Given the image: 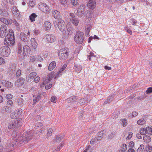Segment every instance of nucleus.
<instances>
[{
    "instance_id": "f257e3e1",
    "label": "nucleus",
    "mask_w": 152,
    "mask_h": 152,
    "mask_svg": "<svg viewBox=\"0 0 152 152\" xmlns=\"http://www.w3.org/2000/svg\"><path fill=\"white\" fill-rule=\"evenodd\" d=\"M23 134L25 135L18 137V139H16L15 143L16 146H20L21 144L23 143H26L32 138V135L30 133H27Z\"/></svg>"
},
{
    "instance_id": "f03ea898",
    "label": "nucleus",
    "mask_w": 152,
    "mask_h": 152,
    "mask_svg": "<svg viewBox=\"0 0 152 152\" xmlns=\"http://www.w3.org/2000/svg\"><path fill=\"white\" fill-rule=\"evenodd\" d=\"M53 24L56 28H58L62 31H64L66 27L65 23L62 19L54 21Z\"/></svg>"
},
{
    "instance_id": "7ed1b4c3",
    "label": "nucleus",
    "mask_w": 152,
    "mask_h": 152,
    "mask_svg": "<svg viewBox=\"0 0 152 152\" xmlns=\"http://www.w3.org/2000/svg\"><path fill=\"white\" fill-rule=\"evenodd\" d=\"M69 53V50L64 48L60 50L58 52V55L59 58L61 60L66 59Z\"/></svg>"
},
{
    "instance_id": "20e7f679",
    "label": "nucleus",
    "mask_w": 152,
    "mask_h": 152,
    "mask_svg": "<svg viewBox=\"0 0 152 152\" xmlns=\"http://www.w3.org/2000/svg\"><path fill=\"white\" fill-rule=\"evenodd\" d=\"M84 35L83 32L78 31L75 36V42L78 44H82L84 41Z\"/></svg>"
},
{
    "instance_id": "39448f33",
    "label": "nucleus",
    "mask_w": 152,
    "mask_h": 152,
    "mask_svg": "<svg viewBox=\"0 0 152 152\" xmlns=\"http://www.w3.org/2000/svg\"><path fill=\"white\" fill-rule=\"evenodd\" d=\"M15 42V38L14 34L8 33L6 36L4 40V43H7L9 45L12 44Z\"/></svg>"
},
{
    "instance_id": "423d86ee",
    "label": "nucleus",
    "mask_w": 152,
    "mask_h": 152,
    "mask_svg": "<svg viewBox=\"0 0 152 152\" xmlns=\"http://www.w3.org/2000/svg\"><path fill=\"white\" fill-rule=\"evenodd\" d=\"M38 7L41 11L45 13H48L50 10L49 7L44 3H40L38 4Z\"/></svg>"
},
{
    "instance_id": "0eeeda50",
    "label": "nucleus",
    "mask_w": 152,
    "mask_h": 152,
    "mask_svg": "<svg viewBox=\"0 0 152 152\" xmlns=\"http://www.w3.org/2000/svg\"><path fill=\"white\" fill-rule=\"evenodd\" d=\"M85 9V5L83 4H81L78 8L77 15L78 17L82 16L84 14Z\"/></svg>"
},
{
    "instance_id": "6e6552de",
    "label": "nucleus",
    "mask_w": 152,
    "mask_h": 152,
    "mask_svg": "<svg viewBox=\"0 0 152 152\" xmlns=\"http://www.w3.org/2000/svg\"><path fill=\"white\" fill-rule=\"evenodd\" d=\"M31 51L30 47L27 45H24L23 47V56L20 57L22 59H23L25 57L27 56L29 53Z\"/></svg>"
},
{
    "instance_id": "1a4fd4ad",
    "label": "nucleus",
    "mask_w": 152,
    "mask_h": 152,
    "mask_svg": "<svg viewBox=\"0 0 152 152\" xmlns=\"http://www.w3.org/2000/svg\"><path fill=\"white\" fill-rule=\"evenodd\" d=\"M89 1L87 4V7L89 9L93 10L96 6V0H88Z\"/></svg>"
},
{
    "instance_id": "9d476101",
    "label": "nucleus",
    "mask_w": 152,
    "mask_h": 152,
    "mask_svg": "<svg viewBox=\"0 0 152 152\" xmlns=\"http://www.w3.org/2000/svg\"><path fill=\"white\" fill-rule=\"evenodd\" d=\"M1 53L4 57H7L10 53V49L8 47H4L2 49Z\"/></svg>"
},
{
    "instance_id": "9b49d317",
    "label": "nucleus",
    "mask_w": 152,
    "mask_h": 152,
    "mask_svg": "<svg viewBox=\"0 0 152 152\" xmlns=\"http://www.w3.org/2000/svg\"><path fill=\"white\" fill-rule=\"evenodd\" d=\"M46 37L48 42L51 43L54 42L56 40V37L53 35L48 34L46 35Z\"/></svg>"
},
{
    "instance_id": "f8f14e48",
    "label": "nucleus",
    "mask_w": 152,
    "mask_h": 152,
    "mask_svg": "<svg viewBox=\"0 0 152 152\" xmlns=\"http://www.w3.org/2000/svg\"><path fill=\"white\" fill-rule=\"evenodd\" d=\"M53 16L54 18L57 20H59L61 19V16L60 14V12L57 10H55L53 13Z\"/></svg>"
},
{
    "instance_id": "ddd939ff",
    "label": "nucleus",
    "mask_w": 152,
    "mask_h": 152,
    "mask_svg": "<svg viewBox=\"0 0 152 152\" xmlns=\"http://www.w3.org/2000/svg\"><path fill=\"white\" fill-rule=\"evenodd\" d=\"M25 79L21 77L18 79L15 82V85L17 86H20L23 85L24 83Z\"/></svg>"
},
{
    "instance_id": "4468645a",
    "label": "nucleus",
    "mask_w": 152,
    "mask_h": 152,
    "mask_svg": "<svg viewBox=\"0 0 152 152\" xmlns=\"http://www.w3.org/2000/svg\"><path fill=\"white\" fill-rule=\"evenodd\" d=\"M12 14L15 16H18L20 15L19 12L15 6H14L11 9Z\"/></svg>"
},
{
    "instance_id": "2eb2a0df",
    "label": "nucleus",
    "mask_w": 152,
    "mask_h": 152,
    "mask_svg": "<svg viewBox=\"0 0 152 152\" xmlns=\"http://www.w3.org/2000/svg\"><path fill=\"white\" fill-rule=\"evenodd\" d=\"M30 41L31 42V47L34 49H35L38 45L36 39L34 38H32L30 40Z\"/></svg>"
},
{
    "instance_id": "dca6fc26",
    "label": "nucleus",
    "mask_w": 152,
    "mask_h": 152,
    "mask_svg": "<svg viewBox=\"0 0 152 152\" xmlns=\"http://www.w3.org/2000/svg\"><path fill=\"white\" fill-rule=\"evenodd\" d=\"M18 122L16 120H13L12 122L10 123L8 126V128L10 129L16 126L17 125Z\"/></svg>"
},
{
    "instance_id": "f3484780",
    "label": "nucleus",
    "mask_w": 152,
    "mask_h": 152,
    "mask_svg": "<svg viewBox=\"0 0 152 152\" xmlns=\"http://www.w3.org/2000/svg\"><path fill=\"white\" fill-rule=\"evenodd\" d=\"M23 45V42L21 41L18 43V53L20 54V53L22 51V47Z\"/></svg>"
},
{
    "instance_id": "a211bd4d",
    "label": "nucleus",
    "mask_w": 152,
    "mask_h": 152,
    "mask_svg": "<svg viewBox=\"0 0 152 152\" xmlns=\"http://www.w3.org/2000/svg\"><path fill=\"white\" fill-rule=\"evenodd\" d=\"M91 28L92 26L90 24H88L86 26L85 31V35L86 36H87L88 37L89 36V33Z\"/></svg>"
},
{
    "instance_id": "6ab92c4d",
    "label": "nucleus",
    "mask_w": 152,
    "mask_h": 152,
    "mask_svg": "<svg viewBox=\"0 0 152 152\" xmlns=\"http://www.w3.org/2000/svg\"><path fill=\"white\" fill-rule=\"evenodd\" d=\"M2 83L4 84L5 87L8 88H11L13 85L12 83L6 80L4 81V82H2Z\"/></svg>"
},
{
    "instance_id": "aec40b11",
    "label": "nucleus",
    "mask_w": 152,
    "mask_h": 152,
    "mask_svg": "<svg viewBox=\"0 0 152 152\" xmlns=\"http://www.w3.org/2000/svg\"><path fill=\"white\" fill-rule=\"evenodd\" d=\"M104 133L103 131H100L98 133L97 137H96V139L97 141L101 140L103 137Z\"/></svg>"
},
{
    "instance_id": "412c9836",
    "label": "nucleus",
    "mask_w": 152,
    "mask_h": 152,
    "mask_svg": "<svg viewBox=\"0 0 152 152\" xmlns=\"http://www.w3.org/2000/svg\"><path fill=\"white\" fill-rule=\"evenodd\" d=\"M3 111L7 113H10L12 111V108L8 106H5L2 109Z\"/></svg>"
},
{
    "instance_id": "4be33fe9",
    "label": "nucleus",
    "mask_w": 152,
    "mask_h": 152,
    "mask_svg": "<svg viewBox=\"0 0 152 152\" xmlns=\"http://www.w3.org/2000/svg\"><path fill=\"white\" fill-rule=\"evenodd\" d=\"M51 24L48 21H45L44 24V27L45 29L49 30L51 28Z\"/></svg>"
},
{
    "instance_id": "5701e85b",
    "label": "nucleus",
    "mask_w": 152,
    "mask_h": 152,
    "mask_svg": "<svg viewBox=\"0 0 152 152\" xmlns=\"http://www.w3.org/2000/svg\"><path fill=\"white\" fill-rule=\"evenodd\" d=\"M56 66V62L55 61H52L50 63L48 66V69L50 71H51Z\"/></svg>"
},
{
    "instance_id": "b1692460",
    "label": "nucleus",
    "mask_w": 152,
    "mask_h": 152,
    "mask_svg": "<svg viewBox=\"0 0 152 152\" xmlns=\"http://www.w3.org/2000/svg\"><path fill=\"white\" fill-rule=\"evenodd\" d=\"M69 21L71 23H72L75 26H77L78 25L79 21V20L76 18L73 19H72V20H71Z\"/></svg>"
},
{
    "instance_id": "393cba45",
    "label": "nucleus",
    "mask_w": 152,
    "mask_h": 152,
    "mask_svg": "<svg viewBox=\"0 0 152 152\" xmlns=\"http://www.w3.org/2000/svg\"><path fill=\"white\" fill-rule=\"evenodd\" d=\"M20 37L21 41L26 42L28 40L27 38L26 37V34L24 33H21L20 34Z\"/></svg>"
},
{
    "instance_id": "a878e982",
    "label": "nucleus",
    "mask_w": 152,
    "mask_h": 152,
    "mask_svg": "<svg viewBox=\"0 0 152 152\" xmlns=\"http://www.w3.org/2000/svg\"><path fill=\"white\" fill-rule=\"evenodd\" d=\"M77 100V96H73L70 97L67 99L68 102H76Z\"/></svg>"
},
{
    "instance_id": "bb28decb",
    "label": "nucleus",
    "mask_w": 152,
    "mask_h": 152,
    "mask_svg": "<svg viewBox=\"0 0 152 152\" xmlns=\"http://www.w3.org/2000/svg\"><path fill=\"white\" fill-rule=\"evenodd\" d=\"M67 33L69 35H71L75 32V30L72 27H71L67 29Z\"/></svg>"
},
{
    "instance_id": "cd10ccee",
    "label": "nucleus",
    "mask_w": 152,
    "mask_h": 152,
    "mask_svg": "<svg viewBox=\"0 0 152 152\" xmlns=\"http://www.w3.org/2000/svg\"><path fill=\"white\" fill-rule=\"evenodd\" d=\"M37 16V15L34 13H32L29 17L30 20L31 22L35 21V18Z\"/></svg>"
},
{
    "instance_id": "c85d7f7f",
    "label": "nucleus",
    "mask_w": 152,
    "mask_h": 152,
    "mask_svg": "<svg viewBox=\"0 0 152 152\" xmlns=\"http://www.w3.org/2000/svg\"><path fill=\"white\" fill-rule=\"evenodd\" d=\"M41 99V95H38L34 99L33 102V104L34 105L37 102L39 101Z\"/></svg>"
},
{
    "instance_id": "c756f323",
    "label": "nucleus",
    "mask_w": 152,
    "mask_h": 152,
    "mask_svg": "<svg viewBox=\"0 0 152 152\" xmlns=\"http://www.w3.org/2000/svg\"><path fill=\"white\" fill-rule=\"evenodd\" d=\"M26 99V98H23L21 97H19L18 100V104L20 105H23L24 100Z\"/></svg>"
},
{
    "instance_id": "7c9ffc66",
    "label": "nucleus",
    "mask_w": 152,
    "mask_h": 152,
    "mask_svg": "<svg viewBox=\"0 0 152 152\" xmlns=\"http://www.w3.org/2000/svg\"><path fill=\"white\" fill-rule=\"evenodd\" d=\"M53 132V130L52 129H49L48 130L47 133L46 135L47 138H49L50 136H51L52 135Z\"/></svg>"
},
{
    "instance_id": "2f4dec72",
    "label": "nucleus",
    "mask_w": 152,
    "mask_h": 152,
    "mask_svg": "<svg viewBox=\"0 0 152 152\" xmlns=\"http://www.w3.org/2000/svg\"><path fill=\"white\" fill-rule=\"evenodd\" d=\"M62 140L61 137L60 135L56 136L55 137V139L54 140V141L56 142H57L59 143Z\"/></svg>"
},
{
    "instance_id": "473e14b6",
    "label": "nucleus",
    "mask_w": 152,
    "mask_h": 152,
    "mask_svg": "<svg viewBox=\"0 0 152 152\" xmlns=\"http://www.w3.org/2000/svg\"><path fill=\"white\" fill-rule=\"evenodd\" d=\"M146 131L147 133L149 135L152 134V126L150 127H147L146 128Z\"/></svg>"
},
{
    "instance_id": "72a5a7b5",
    "label": "nucleus",
    "mask_w": 152,
    "mask_h": 152,
    "mask_svg": "<svg viewBox=\"0 0 152 152\" xmlns=\"http://www.w3.org/2000/svg\"><path fill=\"white\" fill-rule=\"evenodd\" d=\"M143 139L145 142H148L151 140L150 137L148 136H144L143 137Z\"/></svg>"
},
{
    "instance_id": "f704fd0d",
    "label": "nucleus",
    "mask_w": 152,
    "mask_h": 152,
    "mask_svg": "<svg viewBox=\"0 0 152 152\" xmlns=\"http://www.w3.org/2000/svg\"><path fill=\"white\" fill-rule=\"evenodd\" d=\"M0 30L1 31H2L4 32H6L7 33L8 32L7 29V26L5 25H2L1 26Z\"/></svg>"
},
{
    "instance_id": "c9c22d12",
    "label": "nucleus",
    "mask_w": 152,
    "mask_h": 152,
    "mask_svg": "<svg viewBox=\"0 0 152 152\" xmlns=\"http://www.w3.org/2000/svg\"><path fill=\"white\" fill-rule=\"evenodd\" d=\"M146 121L143 119H140L137 121V123L140 125H142L145 123Z\"/></svg>"
},
{
    "instance_id": "e433bc0d",
    "label": "nucleus",
    "mask_w": 152,
    "mask_h": 152,
    "mask_svg": "<svg viewBox=\"0 0 152 152\" xmlns=\"http://www.w3.org/2000/svg\"><path fill=\"white\" fill-rule=\"evenodd\" d=\"M66 66H67V65L66 64H64L63 66L60 69V70L59 71H58V72H57V75L58 76H59V74L61 73L62 71H64L66 67Z\"/></svg>"
},
{
    "instance_id": "4c0bfd02",
    "label": "nucleus",
    "mask_w": 152,
    "mask_h": 152,
    "mask_svg": "<svg viewBox=\"0 0 152 152\" xmlns=\"http://www.w3.org/2000/svg\"><path fill=\"white\" fill-rule=\"evenodd\" d=\"M121 123L124 127H125L127 125L126 119V118L121 119Z\"/></svg>"
},
{
    "instance_id": "58836bf2",
    "label": "nucleus",
    "mask_w": 152,
    "mask_h": 152,
    "mask_svg": "<svg viewBox=\"0 0 152 152\" xmlns=\"http://www.w3.org/2000/svg\"><path fill=\"white\" fill-rule=\"evenodd\" d=\"M37 73L35 72H32L30 73L29 77L30 79H33L35 77Z\"/></svg>"
},
{
    "instance_id": "ea45409f",
    "label": "nucleus",
    "mask_w": 152,
    "mask_h": 152,
    "mask_svg": "<svg viewBox=\"0 0 152 152\" xmlns=\"http://www.w3.org/2000/svg\"><path fill=\"white\" fill-rule=\"evenodd\" d=\"M140 134L142 135H144L146 134L147 133V131H146V129L142 128L140 130Z\"/></svg>"
},
{
    "instance_id": "a19ab883",
    "label": "nucleus",
    "mask_w": 152,
    "mask_h": 152,
    "mask_svg": "<svg viewBox=\"0 0 152 152\" xmlns=\"http://www.w3.org/2000/svg\"><path fill=\"white\" fill-rule=\"evenodd\" d=\"M69 19V21L72 19H73L75 18V16L74 14L73 13H70L69 14V16H68Z\"/></svg>"
},
{
    "instance_id": "79ce46f5",
    "label": "nucleus",
    "mask_w": 152,
    "mask_h": 152,
    "mask_svg": "<svg viewBox=\"0 0 152 152\" xmlns=\"http://www.w3.org/2000/svg\"><path fill=\"white\" fill-rule=\"evenodd\" d=\"M72 4L75 6H77L78 4L79 0H71Z\"/></svg>"
},
{
    "instance_id": "37998d69",
    "label": "nucleus",
    "mask_w": 152,
    "mask_h": 152,
    "mask_svg": "<svg viewBox=\"0 0 152 152\" xmlns=\"http://www.w3.org/2000/svg\"><path fill=\"white\" fill-rule=\"evenodd\" d=\"M144 148V145L142 144L140 146V147L138 148L137 151L138 152H141V151H142Z\"/></svg>"
},
{
    "instance_id": "c03bdc74",
    "label": "nucleus",
    "mask_w": 152,
    "mask_h": 152,
    "mask_svg": "<svg viewBox=\"0 0 152 152\" xmlns=\"http://www.w3.org/2000/svg\"><path fill=\"white\" fill-rule=\"evenodd\" d=\"M13 102L12 100H9L7 102V105L8 106L11 107L13 105Z\"/></svg>"
},
{
    "instance_id": "a18cd8bd",
    "label": "nucleus",
    "mask_w": 152,
    "mask_h": 152,
    "mask_svg": "<svg viewBox=\"0 0 152 152\" xmlns=\"http://www.w3.org/2000/svg\"><path fill=\"white\" fill-rule=\"evenodd\" d=\"M50 78L49 77H48L47 78L45 79V80L44 81L43 83V84H45V85L48 83L50 81Z\"/></svg>"
},
{
    "instance_id": "49530a36",
    "label": "nucleus",
    "mask_w": 152,
    "mask_h": 152,
    "mask_svg": "<svg viewBox=\"0 0 152 152\" xmlns=\"http://www.w3.org/2000/svg\"><path fill=\"white\" fill-rule=\"evenodd\" d=\"M91 148V146L90 145H88L86 147L85 149L82 152H90V149Z\"/></svg>"
},
{
    "instance_id": "de8ad7c7",
    "label": "nucleus",
    "mask_w": 152,
    "mask_h": 152,
    "mask_svg": "<svg viewBox=\"0 0 152 152\" xmlns=\"http://www.w3.org/2000/svg\"><path fill=\"white\" fill-rule=\"evenodd\" d=\"M7 33H6V32H4L2 31H1L0 33V37L1 38L4 37Z\"/></svg>"
},
{
    "instance_id": "09e8293b",
    "label": "nucleus",
    "mask_w": 152,
    "mask_h": 152,
    "mask_svg": "<svg viewBox=\"0 0 152 152\" xmlns=\"http://www.w3.org/2000/svg\"><path fill=\"white\" fill-rule=\"evenodd\" d=\"M60 2L63 4L64 7H66L67 5L66 1V0H60Z\"/></svg>"
},
{
    "instance_id": "8fccbe9b",
    "label": "nucleus",
    "mask_w": 152,
    "mask_h": 152,
    "mask_svg": "<svg viewBox=\"0 0 152 152\" xmlns=\"http://www.w3.org/2000/svg\"><path fill=\"white\" fill-rule=\"evenodd\" d=\"M130 22L134 26H136V23H137L136 20L133 19H132L130 20Z\"/></svg>"
},
{
    "instance_id": "3c124183",
    "label": "nucleus",
    "mask_w": 152,
    "mask_h": 152,
    "mask_svg": "<svg viewBox=\"0 0 152 152\" xmlns=\"http://www.w3.org/2000/svg\"><path fill=\"white\" fill-rule=\"evenodd\" d=\"M113 95H111L107 99V100L108 101V102H112L113 100Z\"/></svg>"
},
{
    "instance_id": "603ef678",
    "label": "nucleus",
    "mask_w": 152,
    "mask_h": 152,
    "mask_svg": "<svg viewBox=\"0 0 152 152\" xmlns=\"http://www.w3.org/2000/svg\"><path fill=\"white\" fill-rule=\"evenodd\" d=\"M122 149L124 151H125L127 149V145L126 144H124L122 145Z\"/></svg>"
},
{
    "instance_id": "864d4df0",
    "label": "nucleus",
    "mask_w": 152,
    "mask_h": 152,
    "mask_svg": "<svg viewBox=\"0 0 152 152\" xmlns=\"http://www.w3.org/2000/svg\"><path fill=\"white\" fill-rule=\"evenodd\" d=\"M7 19L5 18H1L0 19V21L3 23H4L5 24L7 25Z\"/></svg>"
},
{
    "instance_id": "5fc2aeb1",
    "label": "nucleus",
    "mask_w": 152,
    "mask_h": 152,
    "mask_svg": "<svg viewBox=\"0 0 152 152\" xmlns=\"http://www.w3.org/2000/svg\"><path fill=\"white\" fill-rule=\"evenodd\" d=\"M57 100V98L56 97L53 96L51 99V101L52 102L56 103Z\"/></svg>"
},
{
    "instance_id": "6e6d98bb",
    "label": "nucleus",
    "mask_w": 152,
    "mask_h": 152,
    "mask_svg": "<svg viewBox=\"0 0 152 152\" xmlns=\"http://www.w3.org/2000/svg\"><path fill=\"white\" fill-rule=\"evenodd\" d=\"M146 92L147 94L151 93L152 92V88L151 87L148 88L146 91Z\"/></svg>"
},
{
    "instance_id": "4d7b16f0",
    "label": "nucleus",
    "mask_w": 152,
    "mask_h": 152,
    "mask_svg": "<svg viewBox=\"0 0 152 152\" xmlns=\"http://www.w3.org/2000/svg\"><path fill=\"white\" fill-rule=\"evenodd\" d=\"M9 15V14L6 11H4L3 12L2 16L4 17H8Z\"/></svg>"
},
{
    "instance_id": "13d9d810",
    "label": "nucleus",
    "mask_w": 152,
    "mask_h": 152,
    "mask_svg": "<svg viewBox=\"0 0 152 152\" xmlns=\"http://www.w3.org/2000/svg\"><path fill=\"white\" fill-rule=\"evenodd\" d=\"M133 133L132 132H129L128 136L126 137V139L127 140L130 139L132 136Z\"/></svg>"
},
{
    "instance_id": "bf43d9fd",
    "label": "nucleus",
    "mask_w": 152,
    "mask_h": 152,
    "mask_svg": "<svg viewBox=\"0 0 152 152\" xmlns=\"http://www.w3.org/2000/svg\"><path fill=\"white\" fill-rule=\"evenodd\" d=\"M12 20H13L10 19H7V25L11 24L12 23Z\"/></svg>"
},
{
    "instance_id": "052dcab7",
    "label": "nucleus",
    "mask_w": 152,
    "mask_h": 152,
    "mask_svg": "<svg viewBox=\"0 0 152 152\" xmlns=\"http://www.w3.org/2000/svg\"><path fill=\"white\" fill-rule=\"evenodd\" d=\"M21 71L20 70V69H19L18 70L16 73V76H20L21 74Z\"/></svg>"
},
{
    "instance_id": "680f3d73",
    "label": "nucleus",
    "mask_w": 152,
    "mask_h": 152,
    "mask_svg": "<svg viewBox=\"0 0 152 152\" xmlns=\"http://www.w3.org/2000/svg\"><path fill=\"white\" fill-rule=\"evenodd\" d=\"M30 61L31 62H34L36 60L35 58L33 56H31L30 58Z\"/></svg>"
},
{
    "instance_id": "e2e57ef3",
    "label": "nucleus",
    "mask_w": 152,
    "mask_h": 152,
    "mask_svg": "<svg viewBox=\"0 0 152 152\" xmlns=\"http://www.w3.org/2000/svg\"><path fill=\"white\" fill-rule=\"evenodd\" d=\"M63 143L62 142H61L56 149V150L57 151H59L60 149H61L62 145H63Z\"/></svg>"
},
{
    "instance_id": "0e129e2a",
    "label": "nucleus",
    "mask_w": 152,
    "mask_h": 152,
    "mask_svg": "<svg viewBox=\"0 0 152 152\" xmlns=\"http://www.w3.org/2000/svg\"><path fill=\"white\" fill-rule=\"evenodd\" d=\"M33 32L35 34L37 35L39 33V31L37 29H35L33 31Z\"/></svg>"
},
{
    "instance_id": "69168bd1",
    "label": "nucleus",
    "mask_w": 152,
    "mask_h": 152,
    "mask_svg": "<svg viewBox=\"0 0 152 152\" xmlns=\"http://www.w3.org/2000/svg\"><path fill=\"white\" fill-rule=\"evenodd\" d=\"M112 117L113 119H115L118 118V115L116 113H114L113 114Z\"/></svg>"
},
{
    "instance_id": "338daca9",
    "label": "nucleus",
    "mask_w": 152,
    "mask_h": 152,
    "mask_svg": "<svg viewBox=\"0 0 152 152\" xmlns=\"http://www.w3.org/2000/svg\"><path fill=\"white\" fill-rule=\"evenodd\" d=\"M52 86V84H49V85H46L45 87V88L47 90L49 89Z\"/></svg>"
},
{
    "instance_id": "774afa93",
    "label": "nucleus",
    "mask_w": 152,
    "mask_h": 152,
    "mask_svg": "<svg viewBox=\"0 0 152 152\" xmlns=\"http://www.w3.org/2000/svg\"><path fill=\"white\" fill-rule=\"evenodd\" d=\"M40 80V77L38 76H37L34 79V81L36 83L38 82Z\"/></svg>"
}]
</instances>
